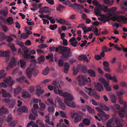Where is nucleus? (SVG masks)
<instances>
[{
    "instance_id": "obj_24",
    "label": "nucleus",
    "mask_w": 127,
    "mask_h": 127,
    "mask_svg": "<svg viewBox=\"0 0 127 127\" xmlns=\"http://www.w3.org/2000/svg\"><path fill=\"white\" fill-rule=\"evenodd\" d=\"M5 54H4V56L5 57V62L7 63L9 59V52L8 51H6Z\"/></svg>"
},
{
    "instance_id": "obj_14",
    "label": "nucleus",
    "mask_w": 127,
    "mask_h": 127,
    "mask_svg": "<svg viewBox=\"0 0 127 127\" xmlns=\"http://www.w3.org/2000/svg\"><path fill=\"white\" fill-rule=\"evenodd\" d=\"M69 65L68 63H65L64 66V73H67L69 68Z\"/></svg>"
},
{
    "instance_id": "obj_2",
    "label": "nucleus",
    "mask_w": 127,
    "mask_h": 127,
    "mask_svg": "<svg viewBox=\"0 0 127 127\" xmlns=\"http://www.w3.org/2000/svg\"><path fill=\"white\" fill-rule=\"evenodd\" d=\"M58 94L64 96L66 98L64 99V102L68 106L72 108H74L76 107V105L75 103L72 101L74 99L73 96L71 94L67 92H65L63 93L61 90H59Z\"/></svg>"
},
{
    "instance_id": "obj_13",
    "label": "nucleus",
    "mask_w": 127,
    "mask_h": 127,
    "mask_svg": "<svg viewBox=\"0 0 127 127\" xmlns=\"http://www.w3.org/2000/svg\"><path fill=\"white\" fill-rule=\"evenodd\" d=\"M96 89L98 91L101 92L103 90V87L102 85L99 82H97L95 86Z\"/></svg>"
},
{
    "instance_id": "obj_64",
    "label": "nucleus",
    "mask_w": 127,
    "mask_h": 127,
    "mask_svg": "<svg viewBox=\"0 0 127 127\" xmlns=\"http://www.w3.org/2000/svg\"><path fill=\"white\" fill-rule=\"evenodd\" d=\"M16 121H14L10 123L9 125L11 127H14L16 126Z\"/></svg>"
},
{
    "instance_id": "obj_18",
    "label": "nucleus",
    "mask_w": 127,
    "mask_h": 127,
    "mask_svg": "<svg viewBox=\"0 0 127 127\" xmlns=\"http://www.w3.org/2000/svg\"><path fill=\"white\" fill-rule=\"evenodd\" d=\"M18 110L19 111L21 112H26L28 111L27 108L24 106L18 108Z\"/></svg>"
},
{
    "instance_id": "obj_25",
    "label": "nucleus",
    "mask_w": 127,
    "mask_h": 127,
    "mask_svg": "<svg viewBox=\"0 0 127 127\" xmlns=\"http://www.w3.org/2000/svg\"><path fill=\"white\" fill-rule=\"evenodd\" d=\"M100 107L104 111H108L110 110L109 108L107 107L106 105L104 104L101 105Z\"/></svg>"
},
{
    "instance_id": "obj_5",
    "label": "nucleus",
    "mask_w": 127,
    "mask_h": 127,
    "mask_svg": "<svg viewBox=\"0 0 127 127\" xmlns=\"http://www.w3.org/2000/svg\"><path fill=\"white\" fill-rule=\"evenodd\" d=\"M2 101L4 103H8L9 107L11 108H13L16 103V100L15 99L11 100L8 98H4L2 100Z\"/></svg>"
},
{
    "instance_id": "obj_55",
    "label": "nucleus",
    "mask_w": 127,
    "mask_h": 127,
    "mask_svg": "<svg viewBox=\"0 0 127 127\" xmlns=\"http://www.w3.org/2000/svg\"><path fill=\"white\" fill-rule=\"evenodd\" d=\"M39 105L41 109H45L46 107V105L45 104L43 103H40L39 104Z\"/></svg>"
},
{
    "instance_id": "obj_23",
    "label": "nucleus",
    "mask_w": 127,
    "mask_h": 127,
    "mask_svg": "<svg viewBox=\"0 0 127 127\" xmlns=\"http://www.w3.org/2000/svg\"><path fill=\"white\" fill-rule=\"evenodd\" d=\"M120 18L121 21H123L122 24H126L127 23V18L123 15H121L120 16Z\"/></svg>"
},
{
    "instance_id": "obj_34",
    "label": "nucleus",
    "mask_w": 127,
    "mask_h": 127,
    "mask_svg": "<svg viewBox=\"0 0 127 127\" xmlns=\"http://www.w3.org/2000/svg\"><path fill=\"white\" fill-rule=\"evenodd\" d=\"M72 70L73 71V75H76L77 74L78 72H79V70L77 68L75 67H73L72 68Z\"/></svg>"
},
{
    "instance_id": "obj_56",
    "label": "nucleus",
    "mask_w": 127,
    "mask_h": 127,
    "mask_svg": "<svg viewBox=\"0 0 127 127\" xmlns=\"http://www.w3.org/2000/svg\"><path fill=\"white\" fill-rule=\"evenodd\" d=\"M38 59L39 62H43L44 61L45 58L43 56H41L38 58Z\"/></svg>"
},
{
    "instance_id": "obj_39",
    "label": "nucleus",
    "mask_w": 127,
    "mask_h": 127,
    "mask_svg": "<svg viewBox=\"0 0 127 127\" xmlns=\"http://www.w3.org/2000/svg\"><path fill=\"white\" fill-rule=\"evenodd\" d=\"M114 1V0L110 1L109 0H104V3L105 4L111 5L112 4V3Z\"/></svg>"
},
{
    "instance_id": "obj_7",
    "label": "nucleus",
    "mask_w": 127,
    "mask_h": 127,
    "mask_svg": "<svg viewBox=\"0 0 127 127\" xmlns=\"http://www.w3.org/2000/svg\"><path fill=\"white\" fill-rule=\"evenodd\" d=\"M56 20L58 22L60 23V24L62 25H65L68 26L71 25V24L68 21L63 19L62 18H60L59 19L57 18Z\"/></svg>"
},
{
    "instance_id": "obj_40",
    "label": "nucleus",
    "mask_w": 127,
    "mask_h": 127,
    "mask_svg": "<svg viewBox=\"0 0 127 127\" xmlns=\"http://www.w3.org/2000/svg\"><path fill=\"white\" fill-rule=\"evenodd\" d=\"M20 64L21 68H24L26 64L24 61L22 59L20 60Z\"/></svg>"
},
{
    "instance_id": "obj_50",
    "label": "nucleus",
    "mask_w": 127,
    "mask_h": 127,
    "mask_svg": "<svg viewBox=\"0 0 127 127\" xmlns=\"http://www.w3.org/2000/svg\"><path fill=\"white\" fill-rule=\"evenodd\" d=\"M104 86L107 91H110L111 90V88L109 86V84L108 83L104 85Z\"/></svg>"
},
{
    "instance_id": "obj_60",
    "label": "nucleus",
    "mask_w": 127,
    "mask_h": 127,
    "mask_svg": "<svg viewBox=\"0 0 127 127\" xmlns=\"http://www.w3.org/2000/svg\"><path fill=\"white\" fill-rule=\"evenodd\" d=\"M53 90L55 93L56 94L57 93H58V91L59 90V89L57 86H54Z\"/></svg>"
},
{
    "instance_id": "obj_54",
    "label": "nucleus",
    "mask_w": 127,
    "mask_h": 127,
    "mask_svg": "<svg viewBox=\"0 0 127 127\" xmlns=\"http://www.w3.org/2000/svg\"><path fill=\"white\" fill-rule=\"evenodd\" d=\"M92 3L95 5L99 7H100L101 5L98 3L97 0H95L92 1Z\"/></svg>"
},
{
    "instance_id": "obj_22",
    "label": "nucleus",
    "mask_w": 127,
    "mask_h": 127,
    "mask_svg": "<svg viewBox=\"0 0 127 127\" xmlns=\"http://www.w3.org/2000/svg\"><path fill=\"white\" fill-rule=\"evenodd\" d=\"M88 72L90 76L95 77L96 76L95 72L92 69H90L88 70Z\"/></svg>"
},
{
    "instance_id": "obj_47",
    "label": "nucleus",
    "mask_w": 127,
    "mask_h": 127,
    "mask_svg": "<svg viewBox=\"0 0 127 127\" xmlns=\"http://www.w3.org/2000/svg\"><path fill=\"white\" fill-rule=\"evenodd\" d=\"M64 63V62L62 60L60 59L59 60L58 62V65L59 66L61 67L63 66Z\"/></svg>"
},
{
    "instance_id": "obj_49",
    "label": "nucleus",
    "mask_w": 127,
    "mask_h": 127,
    "mask_svg": "<svg viewBox=\"0 0 127 127\" xmlns=\"http://www.w3.org/2000/svg\"><path fill=\"white\" fill-rule=\"evenodd\" d=\"M45 122L49 125L53 126L54 125V122L52 121H50L49 119L46 120Z\"/></svg>"
},
{
    "instance_id": "obj_10",
    "label": "nucleus",
    "mask_w": 127,
    "mask_h": 127,
    "mask_svg": "<svg viewBox=\"0 0 127 127\" xmlns=\"http://www.w3.org/2000/svg\"><path fill=\"white\" fill-rule=\"evenodd\" d=\"M8 113V109L4 108V106H2L0 109V115H2L3 114H7Z\"/></svg>"
},
{
    "instance_id": "obj_9",
    "label": "nucleus",
    "mask_w": 127,
    "mask_h": 127,
    "mask_svg": "<svg viewBox=\"0 0 127 127\" xmlns=\"http://www.w3.org/2000/svg\"><path fill=\"white\" fill-rule=\"evenodd\" d=\"M4 82L7 84H9L11 86H12L13 84V82L12 81V78L11 76H9L7 77L6 79L3 80Z\"/></svg>"
},
{
    "instance_id": "obj_28",
    "label": "nucleus",
    "mask_w": 127,
    "mask_h": 127,
    "mask_svg": "<svg viewBox=\"0 0 127 127\" xmlns=\"http://www.w3.org/2000/svg\"><path fill=\"white\" fill-rule=\"evenodd\" d=\"M86 108L87 110L90 113L94 114L95 113V112L94 109L91 108L90 106H86Z\"/></svg>"
},
{
    "instance_id": "obj_57",
    "label": "nucleus",
    "mask_w": 127,
    "mask_h": 127,
    "mask_svg": "<svg viewBox=\"0 0 127 127\" xmlns=\"http://www.w3.org/2000/svg\"><path fill=\"white\" fill-rule=\"evenodd\" d=\"M60 106L61 109L63 110H64L65 108V104L62 102L59 104Z\"/></svg>"
},
{
    "instance_id": "obj_48",
    "label": "nucleus",
    "mask_w": 127,
    "mask_h": 127,
    "mask_svg": "<svg viewBox=\"0 0 127 127\" xmlns=\"http://www.w3.org/2000/svg\"><path fill=\"white\" fill-rule=\"evenodd\" d=\"M57 28V24H54L53 25H51L50 27L49 28L50 29L53 30L55 29H56Z\"/></svg>"
},
{
    "instance_id": "obj_44",
    "label": "nucleus",
    "mask_w": 127,
    "mask_h": 127,
    "mask_svg": "<svg viewBox=\"0 0 127 127\" xmlns=\"http://www.w3.org/2000/svg\"><path fill=\"white\" fill-rule=\"evenodd\" d=\"M74 6H77L78 7H80L82 9H83L84 8V6L82 4H78L76 3H75L73 4H72V7H74Z\"/></svg>"
},
{
    "instance_id": "obj_12",
    "label": "nucleus",
    "mask_w": 127,
    "mask_h": 127,
    "mask_svg": "<svg viewBox=\"0 0 127 127\" xmlns=\"http://www.w3.org/2000/svg\"><path fill=\"white\" fill-rule=\"evenodd\" d=\"M78 59L79 61L84 60L87 63L89 62L88 59L86 55H79L78 57Z\"/></svg>"
},
{
    "instance_id": "obj_43",
    "label": "nucleus",
    "mask_w": 127,
    "mask_h": 127,
    "mask_svg": "<svg viewBox=\"0 0 127 127\" xmlns=\"http://www.w3.org/2000/svg\"><path fill=\"white\" fill-rule=\"evenodd\" d=\"M114 121L115 122L116 125H120L121 124V121L119 119L116 118H115L114 119Z\"/></svg>"
},
{
    "instance_id": "obj_30",
    "label": "nucleus",
    "mask_w": 127,
    "mask_h": 127,
    "mask_svg": "<svg viewBox=\"0 0 127 127\" xmlns=\"http://www.w3.org/2000/svg\"><path fill=\"white\" fill-rule=\"evenodd\" d=\"M9 64H11L12 66L16 65V61L15 58L13 57L12 58Z\"/></svg>"
},
{
    "instance_id": "obj_31",
    "label": "nucleus",
    "mask_w": 127,
    "mask_h": 127,
    "mask_svg": "<svg viewBox=\"0 0 127 127\" xmlns=\"http://www.w3.org/2000/svg\"><path fill=\"white\" fill-rule=\"evenodd\" d=\"M8 12L7 10L5 11L4 10H0V14L4 16H6L8 14Z\"/></svg>"
},
{
    "instance_id": "obj_32",
    "label": "nucleus",
    "mask_w": 127,
    "mask_h": 127,
    "mask_svg": "<svg viewBox=\"0 0 127 127\" xmlns=\"http://www.w3.org/2000/svg\"><path fill=\"white\" fill-rule=\"evenodd\" d=\"M8 45L12 51L14 52L16 51V48L14 46L13 44L11 43H9L8 44Z\"/></svg>"
},
{
    "instance_id": "obj_26",
    "label": "nucleus",
    "mask_w": 127,
    "mask_h": 127,
    "mask_svg": "<svg viewBox=\"0 0 127 127\" xmlns=\"http://www.w3.org/2000/svg\"><path fill=\"white\" fill-rule=\"evenodd\" d=\"M6 36L5 35V33L2 32H0V40L2 41L5 39H6Z\"/></svg>"
},
{
    "instance_id": "obj_42",
    "label": "nucleus",
    "mask_w": 127,
    "mask_h": 127,
    "mask_svg": "<svg viewBox=\"0 0 127 127\" xmlns=\"http://www.w3.org/2000/svg\"><path fill=\"white\" fill-rule=\"evenodd\" d=\"M99 80V81L104 86L108 83L105 79L103 78H100Z\"/></svg>"
},
{
    "instance_id": "obj_52",
    "label": "nucleus",
    "mask_w": 127,
    "mask_h": 127,
    "mask_svg": "<svg viewBox=\"0 0 127 127\" xmlns=\"http://www.w3.org/2000/svg\"><path fill=\"white\" fill-rule=\"evenodd\" d=\"M29 36V35L27 34V33H23L21 34L20 35V37L22 38H24L26 39Z\"/></svg>"
},
{
    "instance_id": "obj_45",
    "label": "nucleus",
    "mask_w": 127,
    "mask_h": 127,
    "mask_svg": "<svg viewBox=\"0 0 127 127\" xmlns=\"http://www.w3.org/2000/svg\"><path fill=\"white\" fill-rule=\"evenodd\" d=\"M48 111L50 112H53L55 111V108L53 106H50L48 108Z\"/></svg>"
},
{
    "instance_id": "obj_29",
    "label": "nucleus",
    "mask_w": 127,
    "mask_h": 127,
    "mask_svg": "<svg viewBox=\"0 0 127 127\" xmlns=\"http://www.w3.org/2000/svg\"><path fill=\"white\" fill-rule=\"evenodd\" d=\"M22 90V88L18 86L14 91V93L16 94H19Z\"/></svg>"
},
{
    "instance_id": "obj_33",
    "label": "nucleus",
    "mask_w": 127,
    "mask_h": 127,
    "mask_svg": "<svg viewBox=\"0 0 127 127\" xmlns=\"http://www.w3.org/2000/svg\"><path fill=\"white\" fill-rule=\"evenodd\" d=\"M110 98L112 102L114 103H116V97L115 95H110Z\"/></svg>"
},
{
    "instance_id": "obj_4",
    "label": "nucleus",
    "mask_w": 127,
    "mask_h": 127,
    "mask_svg": "<svg viewBox=\"0 0 127 127\" xmlns=\"http://www.w3.org/2000/svg\"><path fill=\"white\" fill-rule=\"evenodd\" d=\"M39 72V71L38 70L33 68H28L26 70L27 75L29 79L31 78L32 74H33L34 76L36 77Z\"/></svg>"
},
{
    "instance_id": "obj_38",
    "label": "nucleus",
    "mask_w": 127,
    "mask_h": 127,
    "mask_svg": "<svg viewBox=\"0 0 127 127\" xmlns=\"http://www.w3.org/2000/svg\"><path fill=\"white\" fill-rule=\"evenodd\" d=\"M95 13L96 15H100V10L97 7H95L94 9Z\"/></svg>"
},
{
    "instance_id": "obj_27",
    "label": "nucleus",
    "mask_w": 127,
    "mask_h": 127,
    "mask_svg": "<svg viewBox=\"0 0 127 127\" xmlns=\"http://www.w3.org/2000/svg\"><path fill=\"white\" fill-rule=\"evenodd\" d=\"M85 91L89 95L91 96L93 95V94L91 93L92 89L91 88H88L85 87Z\"/></svg>"
},
{
    "instance_id": "obj_59",
    "label": "nucleus",
    "mask_w": 127,
    "mask_h": 127,
    "mask_svg": "<svg viewBox=\"0 0 127 127\" xmlns=\"http://www.w3.org/2000/svg\"><path fill=\"white\" fill-rule=\"evenodd\" d=\"M13 118L12 117L11 115H9L6 119L7 121L8 122H9L13 120Z\"/></svg>"
},
{
    "instance_id": "obj_58",
    "label": "nucleus",
    "mask_w": 127,
    "mask_h": 127,
    "mask_svg": "<svg viewBox=\"0 0 127 127\" xmlns=\"http://www.w3.org/2000/svg\"><path fill=\"white\" fill-rule=\"evenodd\" d=\"M47 102H48L52 105H53L54 104V102L52 100L50 99L49 98L47 99V101H45L46 103L47 104H49L47 103Z\"/></svg>"
},
{
    "instance_id": "obj_41",
    "label": "nucleus",
    "mask_w": 127,
    "mask_h": 127,
    "mask_svg": "<svg viewBox=\"0 0 127 127\" xmlns=\"http://www.w3.org/2000/svg\"><path fill=\"white\" fill-rule=\"evenodd\" d=\"M65 7L63 6L61 4H59L58 6L56 8L57 10L59 11H61L62 9L64 8Z\"/></svg>"
},
{
    "instance_id": "obj_20",
    "label": "nucleus",
    "mask_w": 127,
    "mask_h": 127,
    "mask_svg": "<svg viewBox=\"0 0 127 127\" xmlns=\"http://www.w3.org/2000/svg\"><path fill=\"white\" fill-rule=\"evenodd\" d=\"M50 71V68L47 66L43 70L42 74L44 75H47L49 73Z\"/></svg>"
},
{
    "instance_id": "obj_37",
    "label": "nucleus",
    "mask_w": 127,
    "mask_h": 127,
    "mask_svg": "<svg viewBox=\"0 0 127 127\" xmlns=\"http://www.w3.org/2000/svg\"><path fill=\"white\" fill-rule=\"evenodd\" d=\"M13 19L11 17H9L7 19V22L9 24H11L13 23Z\"/></svg>"
},
{
    "instance_id": "obj_53",
    "label": "nucleus",
    "mask_w": 127,
    "mask_h": 127,
    "mask_svg": "<svg viewBox=\"0 0 127 127\" xmlns=\"http://www.w3.org/2000/svg\"><path fill=\"white\" fill-rule=\"evenodd\" d=\"M95 109L99 112H103L104 114V116L105 117H106L107 116V115L105 114V113L100 108L98 107H96L95 108Z\"/></svg>"
},
{
    "instance_id": "obj_3",
    "label": "nucleus",
    "mask_w": 127,
    "mask_h": 127,
    "mask_svg": "<svg viewBox=\"0 0 127 127\" xmlns=\"http://www.w3.org/2000/svg\"><path fill=\"white\" fill-rule=\"evenodd\" d=\"M79 86H84L87 82H91V80L89 77H87L85 76L79 75L77 77Z\"/></svg>"
},
{
    "instance_id": "obj_62",
    "label": "nucleus",
    "mask_w": 127,
    "mask_h": 127,
    "mask_svg": "<svg viewBox=\"0 0 127 127\" xmlns=\"http://www.w3.org/2000/svg\"><path fill=\"white\" fill-rule=\"evenodd\" d=\"M7 85L6 84L3 82L0 83V88L2 87L6 88L7 87Z\"/></svg>"
},
{
    "instance_id": "obj_1",
    "label": "nucleus",
    "mask_w": 127,
    "mask_h": 127,
    "mask_svg": "<svg viewBox=\"0 0 127 127\" xmlns=\"http://www.w3.org/2000/svg\"><path fill=\"white\" fill-rule=\"evenodd\" d=\"M49 52L52 51L58 52L59 50L60 51L59 53L63 55L61 57L62 58H64L65 59L70 57L72 56V52L71 51L70 49L69 48L66 47H63L61 45L58 46V47H55L54 46H51L49 47Z\"/></svg>"
},
{
    "instance_id": "obj_46",
    "label": "nucleus",
    "mask_w": 127,
    "mask_h": 127,
    "mask_svg": "<svg viewBox=\"0 0 127 127\" xmlns=\"http://www.w3.org/2000/svg\"><path fill=\"white\" fill-rule=\"evenodd\" d=\"M25 77H21L17 79V80L18 82L22 83L24 82L25 80Z\"/></svg>"
},
{
    "instance_id": "obj_19",
    "label": "nucleus",
    "mask_w": 127,
    "mask_h": 127,
    "mask_svg": "<svg viewBox=\"0 0 127 127\" xmlns=\"http://www.w3.org/2000/svg\"><path fill=\"white\" fill-rule=\"evenodd\" d=\"M82 122L83 124L86 126L89 125L91 123L90 120L87 118L84 119Z\"/></svg>"
},
{
    "instance_id": "obj_36",
    "label": "nucleus",
    "mask_w": 127,
    "mask_h": 127,
    "mask_svg": "<svg viewBox=\"0 0 127 127\" xmlns=\"http://www.w3.org/2000/svg\"><path fill=\"white\" fill-rule=\"evenodd\" d=\"M48 7L45 6L40 9V10H39L38 12H39L43 13L44 11L47 10H48Z\"/></svg>"
},
{
    "instance_id": "obj_11",
    "label": "nucleus",
    "mask_w": 127,
    "mask_h": 127,
    "mask_svg": "<svg viewBox=\"0 0 127 127\" xmlns=\"http://www.w3.org/2000/svg\"><path fill=\"white\" fill-rule=\"evenodd\" d=\"M83 118V116L80 115H76L74 117V122L75 123H76L78 122L81 121Z\"/></svg>"
},
{
    "instance_id": "obj_51",
    "label": "nucleus",
    "mask_w": 127,
    "mask_h": 127,
    "mask_svg": "<svg viewBox=\"0 0 127 127\" xmlns=\"http://www.w3.org/2000/svg\"><path fill=\"white\" fill-rule=\"evenodd\" d=\"M6 39L7 41L10 43L13 40V39L10 36H6Z\"/></svg>"
},
{
    "instance_id": "obj_61",
    "label": "nucleus",
    "mask_w": 127,
    "mask_h": 127,
    "mask_svg": "<svg viewBox=\"0 0 127 127\" xmlns=\"http://www.w3.org/2000/svg\"><path fill=\"white\" fill-rule=\"evenodd\" d=\"M112 123V120H109L108 121L106 125L107 127H111V126Z\"/></svg>"
},
{
    "instance_id": "obj_35",
    "label": "nucleus",
    "mask_w": 127,
    "mask_h": 127,
    "mask_svg": "<svg viewBox=\"0 0 127 127\" xmlns=\"http://www.w3.org/2000/svg\"><path fill=\"white\" fill-rule=\"evenodd\" d=\"M108 6H105L104 5H102V6H101L100 7H99L101 10L103 11L104 12H107V8Z\"/></svg>"
},
{
    "instance_id": "obj_15",
    "label": "nucleus",
    "mask_w": 127,
    "mask_h": 127,
    "mask_svg": "<svg viewBox=\"0 0 127 127\" xmlns=\"http://www.w3.org/2000/svg\"><path fill=\"white\" fill-rule=\"evenodd\" d=\"M2 94V97H10L11 96L10 94L9 93L6 92L5 90L3 89L1 90Z\"/></svg>"
},
{
    "instance_id": "obj_6",
    "label": "nucleus",
    "mask_w": 127,
    "mask_h": 127,
    "mask_svg": "<svg viewBox=\"0 0 127 127\" xmlns=\"http://www.w3.org/2000/svg\"><path fill=\"white\" fill-rule=\"evenodd\" d=\"M31 111L34 116L32 114H31L29 116V118L30 120H35L36 119V117H37L38 116L37 112L34 109L32 108Z\"/></svg>"
},
{
    "instance_id": "obj_21",
    "label": "nucleus",
    "mask_w": 127,
    "mask_h": 127,
    "mask_svg": "<svg viewBox=\"0 0 127 127\" xmlns=\"http://www.w3.org/2000/svg\"><path fill=\"white\" fill-rule=\"evenodd\" d=\"M22 96L24 98H28L31 97V95L28 92L25 91L23 93Z\"/></svg>"
},
{
    "instance_id": "obj_8",
    "label": "nucleus",
    "mask_w": 127,
    "mask_h": 127,
    "mask_svg": "<svg viewBox=\"0 0 127 127\" xmlns=\"http://www.w3.org/2000/svg\"><path fill=\"white\" fill-rule=\"evenodd\" d=\"M36 95L38 97L40 96L41 94L43 93L44 91L43 90H42V88L39 85L36 87Z\"/></svg>"
},
{
    "instance_id": "obj_17",
    "label": "nucleus",
    "mask_w": 127,
    "mask_h": 127,
    "mask_svg": "<svg viewBox=\"0 0 127 127\" xmlns=\"http://www.w3.org/2000/svg\"><path fill=\"white\" fill-rule=\"evenodd\" d=\"M77 68L79 71H82L84 73H86L87 72V70L86 66H83L79 65L78 66Z\"/></svg>"
},
{
    "instance_id": "obj_16",
    "label": "nucleus",
    "mask_w": 127,
    "mask_h": 127,
    "mask_svg": "<svg viewBox=\"0 0 127 127\" xmlns=\"http://www.w3.org/2000/svg\"><path fill=\"white\" fill-rule=\"evenodd\" d=\"M102 20L104 22L108 21L110 19V17L109 15H106L104 14L102 15Z\"/></svg>"
},
{
    "instance_id": "obj_63",
    "label": "nucleus",
    "mask_w": 127,
    "mask_h": 127,
    "mask_svg": "<svg viewBox=\"0 0 127 127\" xmlns=\"http://www.w3.org/2000/svg\"><path fill=\"white\" fill-rule=\"evenodd\" d=\"M110 80L114 82H116L117 81V78L115 76H113V77H111Z\"/></svg>"
}]
</instances>
